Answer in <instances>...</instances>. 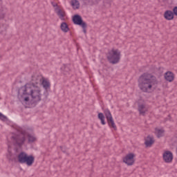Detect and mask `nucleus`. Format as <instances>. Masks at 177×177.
<instances>
[{
	"label": "nucleus",
	"mask_w": 177,
	"mask_h": 177,
	"mask_svg": "<svg viewBox=\"0 0 177 177\" xmlns=\"http://www.w3.org/2000/svg\"><path fill=\"white\" fill-rule=\"evenodd\" d=\"M138 88L144 93H151L153 86L158 85L157 77L151 73H144L138 80Z\"/></svg>",
	"instance_id": "nucleus-1"
},
{
	"label": "nucleus",
	"mask_w": 177,
	"mask_h": 177,
	"mask_svg": "<svg viewBox=\"0 0 177 177\" xmlns=\"http://www.w3.org/2000/svg\"><path fill=\"white\" fill-rule=\"evenodd\" d=\"M21 93V96H25L24 98V102H29L30 97L31 96L33 103H38L41 102V90L37 89L35 90L34 87L30 84H25L24 86L21 87L18 91V95Z\"/></svg>",
	"instance_id": "nucleus-2"
},
{
	"label": "nucleus",
	"mask_w": 177,
	"mask_h": 177,
	"mask_svg": "<svg viewBox=\"0 0 177 177\" xmlns=\"http://www.w3.org/2000/svg\"><path fill=\"white\" fill-rule=\"evenodd\" d=\"M106 59L111 64H118L121 60V51L112 48L106 54Z\"/></svg>",
	"instance_id": "nucleus-3"
},
{
	"label": "nucleus",
	"mask_w": 177,
	"mask_h": 177,
	"mask_svg": "<svg viewBox=\"0 0 177 177\" xmlns=\"http://www.w3.org/2000/svg\"><path fill=\"white\" fill-rule=\"evenodd\" d=\"M17 160L19 164H26L28 167H31L34 164V161H35V158L32 155L28 156L27 153L21 151L18 154Z\"/></svg>",
	"instance_id": "nucleus-4"
},
{
	"label": "nucleus",
	"mask_w": 177,
	"mask_h": 177,
	"mask_svg": "<svg viewBox=\"0 0 177 177\" xmlns=\"http://www.w3.org/2000/svg\"><path fill=\"white\" fill-rule=\"evenodd\" d=\"M104 114L106 118L109 127H110V128H113L114 131H117V126L115 125V122H114V119L113 118V115H111L110 109H105L104 110Z\"/></svg>",
	"instance_id": "nucleus-5"
},
{
	"label": "nucleus",
	"mask_w": 177,
	"mask_h": 177,
	"mask_svg": "<svg viewBox=\"0 0 177 177\" xmlns=\"http://www.w3.org/2000/svg\"><path fill=\"white\" fill-rule=\"evenodd\" d=\"M11 139L14 142V146H17L19 148L22 147L26 142V136H21V135L12 136Z\"/></svg>",
	"instance_id": "nucleus-6"
},
{
	"label": "nucleus",
	"mask_w": 177,
	"mask_h": 177,
	"mask_svg": "<svg viewBox=\"0 0 177 177\" xmlns=\"http://www.w3.org/2000/svg\"><path fill=\"white\" fill-rule=\"evenodd\" d=\"M136 157V155L133 153H127L125 157L123 158V162L128 165L129 167H131L135 164V158Z\"/></svg>",
	"instance_id": "nucleus-7"
},
{
	"label": "nucleus",
	"mask_w": 177,
	"mask_h": 177,
	"mask_svg": "<svg viewBox=\"0 0 177 177\" xmlns=\"http://www.w3.org/2000/svg\"><path fill=\"white\" fill-rule=\"evenodd\" d=\"M162 158L167 164H171L174 161V153L171 151H165L162 154Z\"/></svg>",
	"instance_id": "nucleus-8"
},
{
	"label": "nucleus",
	"mask_w": 177,
	"mask_h": 177,
	"mask_svg": "<svg viewBox=\"0 0 177 177\" xmlns=\"http://www.w3.org/2000/svg\"><path fill=\"white\" fill-rule=\"evenodd\" d=\"M72 21L73 24L75 26H84V24L86 23L84 21V19H82V17L78 14H75L72 17Z\"/></svg>",
	"instance_id": "nucleus-9"
},
{
	"label": "nucleus",
	"mask_w": 177,
	"mask_h": 177,
	"mask_svg": "<svg viewBox=\"0 0 177 177\" xmlns=\"http://www.w3.org/2000/svg\"><path fill=\"white\" fill-rule=\"evenodd\" d=\"M144 140L145 147H151L156 142V140H154V137L151 135H148L146 138H144Z\"/></svg>",
	"instance_id": "nucleus-10"
},
{
	"label": "nucleus",
	"mask_w": 177,
	"mask_h": 177,
	"mask_svg": "<svg viewBox=\"0 0 177 177\" xmlns=\"http://www.w3.org/2000/svg\"><path fill=\"white\" fill-rule=\"evenodd\" d=\"M165 80L168 81V82H172L175 80V74L171 71H167L165 73Z\"/></svg>",
	"instance_id": "nucleus-11"
},
{
	"label": "nucleus",
	"mask_w": 177,
	"mask_h": 177,
	"mask_svg": "<svg viewBox=\"0 0 177 177\" xmlns=\"http://www.w3.org/2000/svg\"><path fill=\"white\" fill-rule=\"evenodd\" d=\"M175 15H174V12L169 10H167L164 13V17L166 20H174Z\"/></svg>",
	"instance_id": "nucleus-12"
},
{
	"label": "nucleus",
	"mask_w": 177,
	"mask_h": 177,
	"mask_svg": "<svg viewBox=\"0 0 177 177\" xmlns=\"http://www.w3.org/2000/svg\"><path fill=\"white\" fill-rule=\"evenodd\" d=\"M55 13H57V16L59 17V19H61V20H64V16L66 15V12H63L60 8H55Z\"/></svg>",
	"instance_id": "nucleus-13"
},
{
	"label": "nucleus",
	"mask_w": 177,
	"mask_h": 177,
	"mask_svg": "<svg viewBox=\"0 0 177 177\" xmlns=\"http://www.w3.org/2000/svg\"><path fill=\"white\" fill-rule=\"evenodd\" d=\"M106 115L103 114L102 112H99L97 114V118L101 121L102 125H106Z\"/></svg>",
	"instance_id": "nucleus-14"
},
{
	"label": "nucleus",
	"mask_w": 177,
	"mask_h": 177,
	"mask_svg": "<svg viewBox=\"0 0 177 177\" xmlns=\"http://www.w3.org/2000/svg\"><path fill=\"white\" fill-rule=\"evenodd\" d=\"M60 28L63 32H68L70 31V28H68V24L66 22H62L60 26Z\"/></svg>",
	"instance_id": "nucleus-15"
},
{
	"label": "nucleus",
	"mask_w": 177,
	"mask_h": 177,
	"mask_svg": "<svg viewBox=\"0 0 177 177\" xmlns=\"http://www.w3.org/2000/svg\"><path fill=\"white\" fill-rule=\"evenodd\" d=\"M145 109H146V106L145 104H141L138 105V111L142 115H145L146 111H147V110H145Z\"/></svg>",
	"instance_id": "nucleus-16"
},
{
	"label": "nucleus",
	"mask_w": 177,
	"mask_h": 177,
	"mask_svg": "<svg viewBox=\"0 0 177 177\" xmlns=\"http://www.w3.org/2000/svg\"><path fill=\"white\" fill-rule=\"evenodd\" d=\"M71 5L75 10L77 9H80V4L78 0H72L71 2Z\"/></svg>",
	"instance_id": "nucleus-17"
},
{
	"label": "nucleus",
	"mask_w": 177,
	"mask_h": 177,
	"mask_svg": "<svg viewBox=\"0 0 177 177\" xmlns=\"http://www.w3.org/2000/svg\"><path fill=\"white\" fill-rule=\"evenodd\" d=\"M41 84L43 85V88H44V89H49V88H50V82L45 79L42 80Z\"/></svg>",
	"instance_id": "nucleus-18"
},
{
	"label": "nucleus",
	"mask_w": 177,
	"mask_h": 177,
	"mask_svg": "<svg viewBox=\"0 0 177 177\" xmlns=\"http://www.w3.org/2000/svg\"><path fill=\"white\" fill-rule=\"evenodd\" d=\"M37 141V138L34 136H31V134H28V143H34V142Z\"/></svg>",
	"instance_id": "nucleus-19"
},
{
	"label": "nucleus",
	"mask_w": 177,
	"mask_h": 177,
	"mask_svg": "<svg viewBox=\"0 0 177 177\" xmlns=\"http://www.w3.org/2000/svg\"><path fill=\"white\" fill-rule=\"evenodd\" d=\"M61 70H62V73L64 74V75H66L67 73H68V71H70V70L68 69V68H67L66 64H64V66H62L61 68Z\"/></svg>",
	"instance_id": "nucleus-20"
},
{
	"label": "nucleus",
	"mask_w": 177,
	"mask_h": 177,
	"mask_svg": "<svg viewBox=\"0 0 177 177\" xmlns=\"http://www.w3.org/2000/svg\"><path fill=\"white\" fill-rule=\"evenodd\" d=\"M165 131L162 129H158L157 138H162L164 136Z\"/></svg>",
	"instance_id": "nucleus-21"
},
{
	"label": "nucleus",
	"mask_w": 177,
	"mask_h": 177,
	"mask_svg": "<svg viewBox=\"0 0 177 177\" xmlns=\"http://www.w3.org/2000/svg\"><path fill=\"white\" fill-rule=\"evenodd\" d=\"M0 120L1 121H8V117L6 115H3L2 113L0 112Z\"/></svg>",
	"instance_id": "nucleus-22"
},
{
	"label": "nucleus",
	"mask_w": 177,
	"mask_h": 177,
	"mask_svg": "<svg viewBox=\"0 0 177 177\" xmlns=\"http://www.w3.org/2000/svg\"><path fill=\"white\" fill-rule=\"evenodd\" d=\"M84 25H81L80 27L83 29V32L84 34H86V28L88 27V25L86 24V22L83 24Z\"/></svg>",
	"instance_id": "nucleus-23"
},
{
	"label": "nucleus",
	"mask_w": 177,
	"mask_h": 177,
	"mask_svg": "<svg viewBox=\"0 0 177 177\" xmlns=\"http://www.w3.org/2000/svg\"><path fill=\"white\" fill-rule=\"evenodd\" d=\"M172 12L174 16H177V6L173 8Z\"/></svg>",
	"instance_id": "nucleus-24"
},
{
	"label": "nucleus",
	"mask_w": 177,
	"mask_h": 177,
	"mask_svg": "<svg viewBox=\"0 0 177 177\" xmlns=\"http://www.w3.org/2000/svg\"><path fill=\"white\" fill-rule=\"evenodd\" d=\"M59 149H61V151H62V153H66L67 151V149L66 148V147H63V146H60Z\"/></svg>",
	"instance_id": "nucleus-25"
},
{
	"label": "nucleus",
	"mask_w": 177,
	"mask_h": 177,
	"mask_svg": "<svg viewBox=\"0 0 177 177\" xmlns=\"http://www.w3.org/2000/svg\"><path fill=\"white\" fill-rule=\"evenodd\" d=\"M51 5H53V8H55V9H59V5H57V3H55L54 2H51Z\"/></svg>",
	"instance_id": "nucleus-26"
},
{
	"label": "nucleus",
	"mask_w": 177,
	"mask_h": 177,
	"mask_svg": "<svg viewBox=\"0 0 177 177\" xmlns=\"http://www.w3.org/2000/svg\"><path fill=\"white\" fill-rule=\"evenodd\" d=\"M20 133L22 135L21 136H26V133H27V132L25 130H21Z\"/></svg>",
	"instance_id": "nucleus-27"
},
{
	"label": "nucleus",
	"mask_w": 177,
	"mask_h": 177,
	"mask_svg": "<svg viewBox=\"0 0 177 177\" xmlns=\"http://www.w3.org/2000/svg\"><path fill=\"white\" fill-rule=\"evenodd\" d=\"M1 19H5V14L3 13L0 14V20Z\"/></svg>",
	"instance_id": "nucleus-28"
},
{
	"label": "nucleus",
	"mask_w": 177,
	"mask_h": 177,
	"mask_svg": "<svg viewBox=\"0 0 177 177\" xmlns=\"http://www.w3.org/2000/svg\"><path fill=\"white\" fill-rule=\"evenodd\" d=\"M161 66H159L158 68V71H160V70H161Z\"/></svg>",
	"instance_id": "nucleus-29"
},
{
	"label": "nucleus",
	"mask_w": 177,
	"mask_h": 177,
	"mask_svg": "<svg viewBox=\"0 0 177 177\" xmlns=\"http://www.w3.org/2000/svg\"><path fill=\"white\" fill-rule=\"evenodd\" d=\"M11 161H16L15 158H14L13 159H12Z\"/></svg>",
	"instance_id": "nucleus-30"
}]
</instances>
